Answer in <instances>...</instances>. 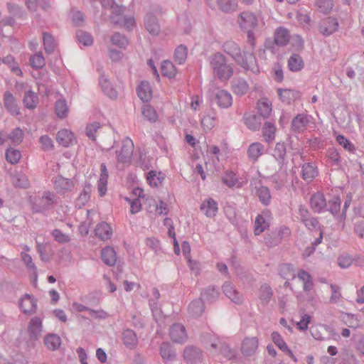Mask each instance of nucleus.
I'll return each instance as SVG.
<instances>
[{
    "label": "nucleus",
    "mask_w": 364,
    "mask_h": 364,
    "mask_svg": "<svg viewBox=\"0 0 364 364\" xmlns=\"http://www.w3.org/2000/svg\"><path fill=\"white\" fill-rule=\"evenodd\" d=\"M223 48L225 53L228 54L237 64L245 70H250L255 74L259 73L257 60L252 51H244L242 53L240 46L231 41L224 43Z\"/></svg>",
    "instance_id": "nucleus-1"
},
{
    "label": "nucleus",
    "mask_w": 364,
    "mask_h": 364,
    "mask_svg": "<svg viewBox=\"0 0 364 364\" xmlns=\"http://www.w3.org/2000/svg\"><path fill=\"white\" fill-rule=\"evenodd\" d=\"M210 64L214 75L222 81H227L233 75V65L229 63L227 58L220 53H216L211 57Z\"/></svg>",
    "instance_id": "nucleus-2"
},
{
    "label": "nucleus",
    "mask_w": 364,
    "mask_h": 364,
    "mask_svg": "<svg viewBox=\"0 0 364 364\" xmlns=\"http://www.w3.org/2000/svg\"><path fill=\"white\" fill-rule=\"evenodd\" d=\"M238 23L241 30L247 33V41L254 48L255 43V30L258 25L256 15L250 11H243L239 14Z\"/></svg>",
    "instance_id": "nucleus-3"
},
{
    "label": "nucleus",
    "mask_w": 364,
    "mask_h": 364,
    "mask_svg": "<svg viewBox=\"0 0 364 364\" xmlns=\"http://www.w3.org/2000/svg\"><path fill=\"white\" fill-rule=\"evenodd\" d=\"M183 358L188 364H200L203 360L200 348L195 346H188L183 350Z\"/></svg>",
    "instance_id": "nucleus-4"
},
{
    "label": "nucleus",
    "mask_w": 364,
    "mask_h": 364,
    "mask_svg": "<svg viewBox=\"0 0 364 364\" xmlns=\"http://www.w3.org/2000/svg\"><path fill=\"white\" fill-rule=\"evenodd\" d=\"M54 188L58 193L65 195L71 192L75 188V183L72 179L58 175L53 180Z\"/></svg>",
    "instance_id": "nucleus-5"
},
{
    "label": "nucleus",
    "mask_w": 364,
    "mask_h": 364,
    "mask_svg": "<svg viewBox=\"0 0 364 364\" xmlns=\"http://www.w3.org/2000/svg\"><path fill=\"white\" fill-rule=\"evenodd\" d=\"M338 26L336 18L328 16L320 21L318 28L323 36H329L338 30Z\"/></svg>",
    "instance_id": "nucleus-6"
},
{
    "label": "nucleus",
    "mask_w": 364,
    "mask_h": 364,
    "mask_svg": "<svg viewBox=\"0 0 364 364\" xmlns=\"http://www.w3.org/2000/svg\"><path fill=\"white\" fill-rule=\"evenodd\" d=\"M169 335L173 342L183 344L187 341L188 335L186 328L180 323H173L169 330Z\"/></svg>",
    "instance_id": "nucleus-7"
},
{
    "label": "nucleus",
    "mask_w": 364,
    "mask_h": 364,
    "mask_svg": "<svg viewBox=\"0 0 364 364\" xmlns=\"http://www.w3.org/2000/svg\"><path fill=\"white\" fill-rule=\"evenodd\" d=\"M310 208L316 213H321L327 210V202L322 193L317 192L310 198Z\"/></svg>",
    "instance_id": "nucleus-8"
},
{
    "label": "nucleus",
    "mask_w": 364,
    "mask_h": 364,
    "mask_svg": "<svg viewBox=\"0 0 364 364\" xmlns=\"http://www.w3.org/2000/svg\"><path fill=\"white\" fill-rule=\"evenodd\" d=\"M134 151V144L132 141L127 138L122 141L121 150L117 156L119 162L126 164L129 163Z\"/></svg>",
    "instance_id": "nucleus-9"
},
{
    "label": "nucleus",
    "mask_w": 364,
    "mask_h": 364,
    "mask_svg": "<svg viewBox=\"0 0 364 364\" xmlns=\"http://www.w3.org/2000/svg\"><path fill=\"white\" fill-rule=\"evenodd\" d=\"M271 212L265 209L262 213L258 215L255 219L254 232L255 235H259L269 228V222L267 219L270 217Z\"/></svg>",
    "instance_id": "nucleus-10"
},
{
    "label": "nucleus",
    "mask_w": 364,
    "mask_h": 364,
    "mask_svg": "<svg viewBox=\"0 0 364 364\" xmlns=\"http://www.w3.org/2000/svg\"><path fill=\"white\" fill-rule=\"evenodd\" d=\"M223 291L225 295L236 304H241L243 302L242 295L235 289L230 282H225L223 287Z\"/></svg>",
    "instance_id": "nucleus-11"
},
{
    "label": "nucleus",
    "mask_w": 364,
    "mask_h": 364,
    "mask_svg": "<svg viewBox=\"0 0 364 364\" xmlns=\"http://www.w3.org/2000/svg\"><path fill=\"white\" fill-rule=\"evenodd\" d=\"M199 339L200 343L207 349H213L215 352L218 351V345L220 343V341L216 335L210 332H203L200 333Z\"/></svg>",
    "instance_id": "nucleus-12"
},
{
    "label": "nucleus",
    "mask_w": 364,
    "mask_h": 364,
    "mask_svg": "<svg viewBox=\"0 0 364 364\" xmlns=\"http://www.w3.org/2000/svg\"><path fill=\"white\" fill-rule=\"evenodd\" d=\"M28 331L31 341L38 340L42 332L41 319L38 317L31 318L28 323Z\"/></svg>",
    "instance_id": "nucleus-13"
},
{
    "label": "nucleus",
    "mask_w": 364,
    "mask_h": 364,
    "mask_svg": "<svg viewBox=\"0 0 364 364\" xmlns=\"http://www.w3.org/2000/svg\"><path fill=\"white\" fill-rule=\"evenodd\" d=\"M4 105L6 109L12 115L20 114L19 107L16 100L10 91H6L4 95Z\"/></svg>",
    "instance_id": "nucleus-14"
},
{
    "label": "nucleus",
    "mask_w": 364,
    "mask_h": 364,
    "mask_svg": "<svg viewBox=\"0 0 364 364\" xmlns=\"http://www.w3.org/2000/svg\"><path fill=\"white\" fill-rule=\"evenodd\" d=\"M144 26L147 31L153 36H157L160 32L158 19L156 16L151 13H149L145 16Z\"/></svg>",
    "instance_id": "nucleus-15"
},
{
    "label": "nucleus",
    "mask_w": 364,
    "mask_h": 364,
    "mask_svg": "<svg viewBox=\"0 0 364 364\" xmlns=\"http://www.w3.org/2000/svg\"><path fill=\"white\" fill-rule=\"evenodd\" d=\"M258 347V339L256 337L246 338L242 343L241 350L244 355L251 356L255 354Z\"/></svg>",
    "instance_id": "nucleus-16"
},
{
    "label": "nucleus",
    "mask_w": 364,
    "mask_h": 364,
    "mask_svg": "<svg viewBox=\"0 0 364 364\" xmlns=\"http://www.w3.org/2000/svg\"><path fill=\"white\" fill-rule=\"evenodd\" d=\"M309 122L306 114H299L291 121V129L294 132L301 133L306 129Z\"/></svg>",
    "instance_id": "nucleus-17"
},
{
    "label": "nucleus",
    "mask_w": 364,
    "mask_h": 364,
    "mask_svg": "<svg viewBox=\"0 0 364 364\" xmlns=\"http://www.w3.org/2000/svg\"><path fill=\"white\" fill-rule=\"evenodd\" d=\"M215 100L221 108H228L232 104V95L224 90H220L216 92Z\"/></svg>",
    "instance_id": "nucleus-18"
},
{
    "label": "nucleus",
    "mask_w": 364,
    "mask_h": 364,
    "mask_svg": "<svg viewBox=\"0 0 364 364\" xmlns=\"http://www.w3.org/2000/svg\"><path fill=\"white\" fill-rule=\"evenodd\" d=\"M20 308L24 314L35 312L37 308L36 299L29 294H26L21 300Z\"/></svg>",
    "instance_id": "nucleus-19"
},
{
    "label": "nucleus",
    "mask_w": 364,
    "mask_h": 364,
    "mask_svg": "<svg viewBox=\"0 0 364 364\" xmlns=\"http://www.w3.org/2000/svg\"><path fill=\"white\" fill-rule=\"evenodd\" d=\"M277 92L281 101L287 105L291 104V102L295 101L299 97V92L291 89L279 88Z\"/></svg>",
    "instance_id": "nucleus-20"
},
{
    "label": "nucleus",
    "mask_w": 364,
    "mask_h": 364,
    "mask_svg": "<svg viewBox=\"0 0 364 364\" xmlns=\"http://www.w3.org/2000/svg\"><path fill=\"white\" fill-rule=\"evenodd\" d=\"M218 209V203L211 198L205 200L200 205V210L209 218L215 216Z\"/></svg>",
    "instance_id": "nucleus-21"
},
{
    "label": "nucleus",
    "mask_w": 364,
    "mask_h": 364,
    "mask_svg": "<svg viewBox=\"0 0 364 364\" xmlns=\"http://www.w3.org/2000/svg\"><path fill=\"white\" fill-rule=\"evenodd\" d=\"M219 296V291L218 289L215 288L214 286H209L205 288L200 292V299L208 303H212L218 299Z\"/></svg>",
    "instance_id": "nucleus-22"
},
{
    "label": "nucleus",
    "mask_w": 364,
    "mask_h": 364,
    "mask_svg": "<svg viewBox=\"0 0 364 364\" xmlns=\"http://www.w3.org/2000/svg\"><path fill=\"white\" fill-rule=\"evenodd\" d=\"M318 175L317 167L312 163H305L301 168V177L306 181H311Z\"/></svg>",
    "instance_id": "nucleus-23"
},
{
    "label": "nucleus",
    "mask_w": 364,
    "mask_h": 364,
    "mask_svg": "<svg viewBox=\"0 0 364 364\" xmlns=\"http://www.w3.org/2000/svg\"><path fill=\"white\" fill-rule=\"evenodd\" d=\"M249 90V85L243 78L237 77L232 80V90L237 95H244Z\"/></svg>",
    "instance_id": "nucleus-24"
},
{
    "label": "nucleus",
    "mask_w": 364,
    "mask_h": 364,
    "mask_svg": "<svg viewBox=\"0 0 364 364\" xmlns=\"http://www.w3.org/2000/svg\"><path fill=\"white\" fill-rule=\"evenodd\" d=\"M101 258L106 265L112 267L117 262L116 252L111 247H105L101 251Z\"/></svg>",
    "instance_id": "nucleus-25"
},
{
    "label": "nucleus",
    "mask_w": 364,
    "mask_h": 364,
    "mask_svg": "<svg viewBox=\"0 0 364 364\" xmlns=\"http://www.w3.org/2000/svg\"><path fill=\"white\" fill-rule=\"evenodd\" d=\"M244 123L252 131L259 130L262 121L259 116L255 114L246 113L243 117Z\"/></svg>",
    "instance_id": "nucleus-26"
},
{
    "label": "nucleus",
    "mask_w": 364,
    "mask_h": 364,
    "mask_svg": "<svg viewBox=\"0 0 364 364\" xmlns=\"http://www.w3.org/2000/svg\"><path fill=\"white\" fill-rule=\"evenodd\" d=\"M95 233L98 238L105 241L111 237L112 230L108 223L102 222L97 225Z\"/></svg>",
    "instance_id": "nucleus-27"
},
{
    "label": "nucleus",
    "mask_w": 364,
    "mask_h": 364,
    "mask_svg": "<svg viewBox=\"0 0 364 364\" xmlns=\"http://www.w3.org/2000/svg\"><path fill=\"white\" fill-rule=\"evenodd\" d=\"M122 341L127 348L129 349L135 348L138 343L136 333L132 329L124 330L122 333Z\"/></svg>",
    "instance_id": "nucleus-28"
},
{
    "label": "nucleus",
    "mask_w": 364,
    "mask_h": 364,
    "mask_svg": "<svg viewBox=\"0 0 364 364\" xmlns=\"http://www.w3.org/2000/svg\"><path fill=\"white\" fill-rule=\"evenodd\" d=\"M56 140L60 145L68 147L73 144L75 137L73 133L69 130L61 129L57 134Z\"/></svg>",
    "instance_id": "nucleus-29"
},
{
    "label": "nucleus",
    "mask_w": 364,
    "mask_h": 364,
    "mask_svg": "<svg viewBox=\"0 0 364 364\" xmlns=\"http://www.w3.org/2000/svg\"><path fill=\"white\" fill-rule=\"evenodd\" d=\"M138 97L143 102H149L152 97V90L148 82L142 81L136 89Z\"/></svg>",
    "instance_id": "nucleus-30"
},
{
    "label": "nucleus",
    "mask_w": 364,
    "mask_h": 364,
    "mask_svg": "<svg viewBox=\"0 0 364 364\" xmlns=\"http://www.w3.org/2000/svg\"><path fill=\"white\" fill-rule=\"evenodd\" d=\"M100 85L103 92L111 99H116L117 97V91L113 88L112 84L105 75H101L99 79Z\"/></svg>",
    "instance_id": "nucleus-31"
},
{
    "label": "nucleus",
    "mask_w": 364,
    "mask_h": 364,
    "mask_svg": "<svg viewBox=\"0 0 364 364\" xmlns=\"http://www.w3.org/2000/svg\"><path fill=\"white\" fill-rule=\"evenodd\" d=\"M38 201L43 205V208L46 210H48L52 208L55 204L57 203V198L54 193L50 191H45L41 196L38 199Z\"/></svg>",
    "instance_id": "nucleus-32"
},
{
    "label": "nucleus",
    "mask_w": 364,
    "mask_h": 364,
    "mask_svg": "<svg viewBox=\"0 0 364 364\" xmlns=\"http://www.w3.org/2000/svg\"><path fill=\"white\" fill-rule=\"evenodd\" d=\"M264 146L259 142L251 144L247 149V156L252 161H256L263 154Z\"/></svg>",
    "instance_id": "nucleus-33"
},
{
    "label": "nucleus",
    "mask_w": 364,
    "mask_h": 364,
    "mask_svg": "<svg viewBox=\"0 0 364 364\" xmlns=\"http://www.w3.org/2000/svg\"><path fill=\"white\" fill-rule=\"evenodd\" d=\"M204 310V304L200 299L192 301L188 305V312L193 317L201 316Z\"/></svg>",
    "instance_id": "nucleus-34"
},
{
    "label": "nucleus",
    "mask_w": 364,
    "mask_h": 364,
    "mask_svg": "<svg viewBox=\"0 0 364 364\" xmlns=\"http://www.w3.org/2000/svg\"><path fill=\"white\" fill-rule=\"evenodd\" d=\"M279 274L286 280L294 279L296 277L294 266L289 263L282 264L279 266Z\"/></svg>",
    "instance_id": "nucleus-35"
},
{
    "label": "nucleus",
    "mask_w": 364,
    "mask_h": 364,
    "mask_svg": "<svg viewBox=\"0 0 364 364\" xmlns=\"http://www.w3.org/2000/svg\"><path fill=\"white\" fill-rule=\"evenodd\" d=\"M44 344L49 350H55L60 346L61 339L57 334L50 333L45 336Z\"/></svg>",
    "instance_id": "nucleus-36"
},
{
    "label": "nucleus",
    "mask_w": 364,
    "mask_h": 364,
    "mask_svg": "<svg viewBox=\"0 0 364 364\" xmlns=\"http://www.w3.org/2000/svg\"><path fill=\"white\" fill-rule=\"evenodd\" d=\"M288 67L291 71L298 72L304 67L302 58L296 53L292 54L288 60Z\"/></svg>",
    "instance_id": "nucleus-37"
},
{
    "label": "nucleus",
    "mask_w": 364,
    "mask_h": 364,
    "mask_svg": "<svg viewBox=\"0 0 364 364\" xmlns=\"http://www.w3.org/2000/svg\"><path fill=\"white\" fill-rule=\"evenodd\" d=\"M256 195L259 200L264 205H268L271 201V193L269 189L264 186H260L256 189Z\"/></svg>",
    "instance_id": "nucleus-38"
},
{
    "label": "nucleus",
    "mask_w": 364,
    "mask_h": 364,
    "mask_svg": "<svg viewBox=\"0 0 364 364\" xmlns=\"http://www.w3.org/2000/svg\"><path fill=\"white\" fill-rule=\"evenodd\" d=\"M276 127L272 122H265L262 127V135L265 141L271 143L275 138Z\"/></svg>",
    "instance_id": "nucleus-39"
},
{
    "label": "nucleus",
    "mask_w": 364,
    "mask_h": 364,
    "mask_svg": "<svg viewBox=\"0 0 364 364\" xmlns=\"http://www.w3.org/2000/svg\"><path fill=\"white\" fill-rule=\"evenodd\" d=\"M289 35L286 28H279L274 33V42L277 46H284L289 42Z\"/></svg>",
    "instance_id": "nucleus-40"
},
{
    "label": "nucleus",
    "mask_w": 364,
    "mask_h": 364,
    "mask_svg": "<svg viewBox=\"0 0 364 364\" xmlns=\"http://www.w3.org/2000/svg\"><path fill=\"white\" fill-rule=\"evenodd\" d=\"M216 3L220 10L225 13L235 11L237 8V0H216Z\"/></svg>",
    "instance_id": "nucleus-41"
},
{
    "label": "nucleus",
    "mask_w": 364,
    "mask_h": 364,
    "mask_svg": "<svg viewBox=\"0 0 364 364\" xmlns=\"http://www.w3.org/2000/svg\"><path fill=\"white\" fill-rule=\"evenodd\" d=\"M38 102V97L34 92L32 90L26 92L23 99V103L26 108L29 109H34L36 107Z\"/></svg>",
    "instance_id": "nucleus-42"
},
{
    "label": "nucleus",
    "mask_w": 364,
    "mask_h": 364,
    "mask_svg": "<svg viewBox=\"0 0 364 364\" xmlns=\"http://www.w3.org/2000/svg\"><path fill=\"white\" fill-rule=\"evenodd\" d=\"M273 296L272 288L267 284L261 286L259 291V298L263 305H267Z\"/></svg>",
    "instance_id": "nucleus-43"
},
{
    "label": "nucleus",
    "mask_w": 364,
    "mask_h": 364,
    "mask_svg": "<svg viewBox=\"0 0 364 364\" xmlns=\"http://www.w3.org/2000/svg\"><path fill=\"white\" fill-rule=\"evenodd\" d=\"M43 43L46 53L51 54L54 51L56 43L53 36L50 33L48 32L43 33Z\"/></svg>",
    "instance_id": "nucleus-44"
},
{
    "label": "nucleus",
    "mask_w": 364,
    "mask_h": 364,
    "mask_svg": "<svg viewBox=\"0 0 364 364\" xmlns=\"http://www.w3.org/2000/svg\"><path fill=\"white\" fill-rule=\"evenodd\" d=\"M160 355L165 360H173L176 357V353L172 349L169 343H162L160 346Z\"/></svg>",
    "instance_id": "nucleus-45"
},
{
    "label": "nucleus",
    "mask_w": 364,
    "mask_h": 364,
    "mask_svg": "<svg viewBox=\"0 0 364 364\" xmlns=\"http://www.w3.org/2000/svg\"><path fill=\"white\" fill-rule=\"evenodd\" d=\"M21 259L24 264L26 266V268L28 271H30L32 274L34 276L35 282L37 280L38 277V269L35 264L33 262V259L31 256L27 253L21 252Z\"/></svg>",
    "instance_id": "nucleus-46"
},
{
    "label": "nucleus",
    "mask_w": 364,
    "mask_h": 364,
    "mask_svg": "<svg viewBox=\"0 0 364 364\" xmlns=\"http://www.w3.org/2000/svg\"><path fill=\"white\" fill-rule=\"evenodd\" d=\"M257 109L260 117L267 118L272 112V104L267 99L259 100L257 103Z\"/></svg>",
    "instance_id": "nucleus-47"
},
{
    "label": "nucleus",
    "mask_w": 364,
    "mask_h": 364,
    "mask_svg": "<svg viewBox=\"0 0 364 364\" xmlns=\"http://www.w3.org/2000/svg\"><path fill=\"white\" fill-rule=\"evenodd\" d=\"M124 9L123 8H119L117 11H116L117 16L118 17V19L114 20L113 18L112 21L114 24H117L122 21H123V25L124 27H127V28L130 29L132 28L135 23V20L132 17H122L121 14L123 13Z\"/></svg>",
    "instance_id": "nucleus-48"
},
{
    "label": "nucleus",
    "mask_w": 364,
    "mask_h": 364,
    "mask_svg": "<svg viewBox=\"0 0 364 364\" xmlns=\"http://www.w3.org/2000/svg\"><path fill=\"white\" fill-rule=\"evenodd\" d=\"M341 200L339 197H333L331 199L328 200L327 203V210L329 211L334 217L338 216L341 210Z\"/></svg>",
    "instance_id": "nucleus-49"
},
{
    "label": "nucleus",
    "mask_w": 364,
    "mask_h": 364,
    "mask_svg": "<svg viewBox=\"0 0 364 364\" xmlns=\"http://www.w3.org/2000/svg\"><path fill=\"white\" fill-rule=\"evenodd\" d=\"M163 75L168 78L174 77L176 73L175 65L169 60H164L161 66Z\"/></svg>",
    "instance_id": "nucleus-50"
},
{
    "label": "nucleus",
    "mask_w": 364,
    "mask_h": 364,
    "mask_svg": "<svg viewBox=\"0 0 364 364\" xmlns=\"http://www.w3.org/2000/svg\"><path fill=\"white\" fill-rule=\"evenodd\" d=\"M110 41L113 45L119 47V48H125L128 45V40L126 36L118 32L114 33L112 36Z\"/></svg>",
    "instance_id": "nucleus-51"
},
{
    "label": "nucleus",
    "mask_w": 364,
    "mask_h": 364,
    "mask_svg": "<svg viewBox=\"0 0 364 364\" xmlns=\"http://www.w3.org/2000/svg\"><path fill=\"white\" fill-rule=\"evenodd\" d=\"M31 65L35 69L42 68L45 64V58L41 52L36 53L30 58Z\"/></svg>",
    "instance_id": "nucleus-52"
},
{
    "label": "nucleus",
    "mask_w": 364,
    "mask_h": 364,
    "mask_svg": "<svg viewBox=\"0 0 364 364\" xmlns=\"http://www.w3.org/2000/svg\"><path fill=\"white\" fill-rule=\"evenodd\" d=\"M55 109L56 114L60 118H64L68 114V106L65 100H58L55 102Z\"/></svg>",
    "instance_id": "nucleus-53"
},
{
    "label": "nucleus",
    "mask_w": 364,
    "mask_h": 364,
    "mask_svg": "<svg viewBox=\"0 0 364 364\" xmlns=\"http://www.w3.org/2000/svg\"><path fill=\"white\" fill-rule=\"evenodd\" d=\"M76 38L80 43L86 46H91L93 43L92 36L89 33L82 30H79L76 32Z\"/></svg>",
    "instance_id": "nucleus-54"
},
{
    "label": "nucleus",
    "mask_w": 364,
    "mask_h": 364,
    "mask_svg": "<svg viewBox=\"0 0 364 364\" xmlns=\"http://www.w3.org/2000/svg\"><path fill=\"white\" fill-rule=\"evenodd\" d=\"M142 115L144 119L150 122H155L157 120V114L154 109L149 105H146L142 108Z\"/></svg>",
    "instance_id": "nucleus-55"
},
{
    "label": "nucleus",
    "mask_w": 364,
    "mask_h": 364,
    "mask_svg": "<svg viewBox=\"0 0 364 364\" xmlns=\"http://www.w3.org/2000/svg\"><path fill=\"white\" fill-rule=\"evenodd\" d=\"M188 50L187 48L183 45L178 46L174 53L175 60L178 64H183L187 58Z\"/></svg>",
    "instance_id": "nucleus-56"
},
{
    "label": "nucleus",
    "mask_w": 364,
    "mask_h": 364,
    "mask_svg": "<svg viewBox=\"0 0 364 364\" xmlns=\"http://www.w3.org/2000/svg\"><path fill=\"white\" fill-rule=\"evenodd\" d=\"M287 154L286 146L284 142H278L274 150L273 156L279 161H283Z\"/></svg>",
    "instance_id": "nucleus-57"
},
{
    "label": "nucleus",
    "mask_w": 364,
    "mask_h": 364,
    "mask_svg": "<svg viewBox=\"0 0 364 364\" xmlns=\"http://www.w3.org/2000/svg\"><path fill=\"white\" fill-rule=\"evenodd\" d=\"M21 156V152L12 148L8 149L6 151V159L11 164L18 163Z\"/></svg>",
    "instance_id": "nucleus-58"
},
{
    "label": "nucleus",
    "mask_w": 364,
    "mask_h": 364,
    "mask_svg": "<svg viewBox=\"0 0 364 364\" xmlns=\"http://www.w3.org/2000/svg\"><path fill=\"white\" fill-rule=\"evenodd\" d=\"M272 339L274 343L283 352L289 349L286 342L278 332L274 331L272 333Z\"/></svg>",
    "instance_id": "nucleus-59"
},
{
    "label": "nucleus",
    "mask_w": 364,
    "mask_h": 364,
    "mask_svg": "<svg viewBox=\"0 0 364 364\" xmlns=\"http://www.w3.org/2000/svg\"><path fill=\"white\" fill-rule=\"evenodd\" d=\"M101 127L99 122H94L87 125L85 129L86 135L92 141L96 140L95 133Z\"/></svg>",
    "instance_id": "nucleus-60"
},
{
    "label": "nucleus",
    "mask_w": 364,
    "mask_h": 364,
    "mask_svg": "<svg viewBox=\"0 0 364 364\" xmlns=\"http://www.w3.org/2000/svg\"><path fill=\"white\" fill-rule=\"evenodd\" d=\"M222 181L230 188L233 187L238 181L236 174L232 171H226L222 177Z\"/></svg>",
    "instance_id": "nucleus-61"
},
{
    "label": "nucleus",
    "mask_w": 364,
    "mask_h": 364,
    "mask_svg": "<svg viewBox=\"0 0 364 364\" xmlns=\"http://www.w3.org/2000/svg\"><path fill=\"white\" fill-rule=\"evenodd\" d=\"M218 352L225 358L230 360L235 358V352L225 343H220Z\"/></svg>",
    "instance_id": "nucleus-62"
},
{
    "label": "nucleus",
    "mask_w": 364,
    "mask_h": 364,
    "mask_svg": "<svg viewBox=\"0 0 364 364\" xmlns=\"http://www.w3.org/2000/svg\"><path fill=\"white\" fill-rule=\"evenodd\" d=\"M51 235L56 242L61 244L68 243L70 241V236L63 233L59 229H54L51 232Z\"/></svg>",
    "instance_id": "nucleus-63"
},
{
    "label": "nucleus",
    "mask_w": 364,
    "mask_h": 364,
    "mask_svg": "<svg viewBox=\"0 0 364 364\" xmlns=\"http://www.w3.org/2000/svg\"><path fill=\"white\" fill-rule=\"evenodd\" d=\"M14 184L19 188H26L29 186V181L23 174H16L13 176Z\"/></svg>",
    "instance_id": "nucleus-64"
}]
</instances>
